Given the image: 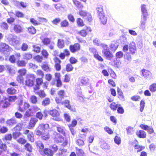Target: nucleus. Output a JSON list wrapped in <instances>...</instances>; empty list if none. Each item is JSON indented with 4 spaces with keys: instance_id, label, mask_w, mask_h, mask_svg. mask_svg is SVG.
<instances>
[{
    "instance_id": "50",
    "label": "nucleus",
    "mask_w": 156,
    "mask_h": 156,
    "mask_svg": "<svg viewBox=\"0 0 156 156\" xmlns=\"http://www.w3.org/2000/svg\"><path fill=\"white\" fill-rule=\"evenodd\" d=\"M150 90L152 92H155L156 91V84L153 83L150 86Z\"/></svg>"
},
{
    "instance_id": "12",
    "label": "nucleus",
    "mask_w": 156,
    "mask_h": 156,
    "mask_svg": "<svg viewBox=\"0 0 156 156\" xmlns=\"http://www.w3.org/2000/svg\"><path fill=\"white\" fill-rule=\"evenodd\" d=\"M147 20V18L141 17L140 22V28L143 30H144L145 28L146 21Z\"/></svg>"
},
{
    "instance_id": "1",
    "label": "nucleus",
    "mask_w": 156,
    "mask_h": 156,
    "mask_svg": "<svg viewBox=\"0 0 156 156\" xmlns=\"http://www.w3.org/2000/svg\"><path fill=\"white\" fill-rule=\"evenodd\" d=\"M96 9L98 17L100 19L101 23L104 25L106 24L107 21V17L105 15L102 6L98 5Z\"/></svg>"
},
{
    "instance_id": "4",
    "label": "nucleus",
    "mask_w": 156,
    "mask_h": 156,
    "mask_svg": "<svg viewBox=\"0 0 156 156\" xmlns=\"http://www.w3.org/2000/svg\"><path fill=\"white\" fill-rule=\"evenodd\" d=\"M35 77L34 75L29 74L27 76V80L25 81L26 85L32 87L34 84Z\"/></svg>"
},
{
    "instance_id": "17",
    "label": "nucleus",
    "mask_w": 156,
    "mask_h": 156,
    "mask_svg": "<svg viewBox=\"0 0 156 156\" xmlns=\"http://www.w3.org/2000/svg\"><path fill=\"white\" fill-rule=\"evenodd\" d=\"M129 50L132 54H134L136 50V47L135 46V44L133 42L129 44Z\"/></svg>"
},
{
    "instance_id": "22",
    "label": "nucleus",
    "mask_w": 156,
    "mask_h": 156,
    "mask_svg": "<svg viewBox=\"0 0 156 156\" xmlns=\"http://www.w3.org/2000/svg\"><path fill=\"white\" fill-rule=\"evenodd\" d=\"M44 154L48 156H52L53 154V151L50 149L45 148L44 151Z\"/></svg>"
},
{
    "instance_id": "13",
    "label": "nucleus",
    "mask_w": 156,
    "mask_h": 156,
    "mask_svg": "<svg viewBox=\"0 0 156 156\" xmlns=\"http://www.w3.org/2000/svg\"><path fill=\"white\" fill-rule=\"evenodd\" d=\"M13 30L16 33H20L23 30L22 27L19 25L15 24L14 25Z\"/></svg>"
},
{
    "instance_id": "27",
    "label": "nucleus",
    "mask_w": 156,
    "mask_h": 156,
    "mask_svg": "<svg viewBox=\"0 0 156 156\" xmlns=\"http://www.w3.org/2000/svg\"><path fill=\"white\" fill-rule=\"evenodd\" d=\"M57 129L58 132L64 135L65 133V128L64 127L59 126L57 127Z\"/></svg>"
},
{
    "instance_id": "54",
    "label": "nucleus",
    "mask_w": 156,
    "mask_h": 156,
    "mask_svg": "<svg viewBox=\"0 0 156 156\" xmlns=\"http://www.w3.org/2000/svg\"><path fill=\"white\" fill-rule=\"evenodd\" d=\"M118 109L117 110V112L120 114H122L124 112V110L123 108L121 106L120 104V106H118L117 108Z\"/></svg>"
},
{
    "instance_id": "48",
    "label": "nucleus",
    "mask_w": 156,
    "mask_h": 156,
    "mask_svg": "<svg viewBox=\"0 0 156 156\" xmlns=\"http://www.w3.org/2000/svg\"><path fill=\"white\" fill-rule=\"evenodd\" d=\"M101 46L103 48L102 53L104 52L105 51H108L109 50V48L108 47V46L106 44H101Z\"/></svg>"
},
{
    "instance_id": "10",
    "label": "nucleus",
    "mask_w": 156,
    "mask_h": 156,
    "mask_svg": "<svg viewBox=\"0 0 156 156\" xmlns=\"http://www.w3.org/2000/svg\"><path fill=\"white\" fill-rule=\"evenodd\" d=\"M20 40L16 36H15L12 38V40L9 42V44L14 46H16L19 44Z\"/></svg>"
},
{
    "instance_id": "2",
    "label": "nucleus",
    "mask_w": 156,
    "mask_h": 156,
    "mask_svg": "<svg viewBox=\"0 0 156 156\" xmlns=\"http://www.w3.org/2000/svg\"><path fill=\"white\" fill-rule=\"evenodd\" d=\"M12 49L8 45L6 44L2 43L0 45V51L5 54L7 55L11 51Z\"/></svg>"
},
{
    "instance_id": "32",
    "label": "nucleus",
    "mask_w": 156,
    "mask_h": 156,
    "mask_svg": "<svg viewBox=\"0 0 156 156\" xmlns=\"http://www.w3.org/2000/svg\"><path fill=\"white\" fill-rule=\"evenodd\" d=\"M58 46L59 48H62L64 46V42L63 40L58 39Z\"/></svg>"
},
{
    "instance_id": "57",
    "label": "nucleus",
    "mask_w": 156,
    "mask_h": 156,
    "mask_svg": "<svg viewBox=\"0 0 156 156\" xmlns=\"http://www.w3.org/2000/svg\"><path fill=\"white\" fill-rule=\"evenodd\" d=\"M73 67L71 64H68L66 66V70L67 72H70L72 71Z\"/></svg>"
},
{
    "instance_id": "14",
    "label": "nucleus",
    "mask_w": 156,
    "mask_h": 156,
    "mask_svg": "<svg viewBox=\"0 0 156 156\" xmlns=\"http://www.w3.org/2000/svg\"><path fill=\"white\" fill-rule=\"evenodd\" d=\"M141 10L142 14L141 17L147 18L148 14L147 10L146 8V5H142L141 6Z\"/></svg>"
},
{
    "instance_id": "11",
    "label": "nucleus",
    "mask_w": 156,
    "mask_h": 156,
    "mask_svg": "<svg viewBox=\"0 0 156 156\" xmlns=\"http://www.w3.org/2000/svg\"><path fill=\"white\" fill-rule=\"evenodd\" d=\"M38 120L36 118H32L31 119L28 125V128L32 129L36 123L37 122Z\"/></svg>"
},
{
    "instance_id": "53",
    "label": "nucleus",
    "mask_w": 156,
    "mask_h": 156,
    "mask_svg": "<svg viewBox=\"0 0 156 156\" xmlns=\"http://www.w3.org/2000/svg\"><path fill=\"white\" fill-rule=\"evenodd\" d=\"M17 63L19 66H25L26 64L25 61L23 60L19 61L17 62Z\"/></svg>"
},
{
    "instance_id": "60",
    "label": "nucleus",
    "mask_w": 156,
    "mask_h": 156,
    "mask_svg": "<svg viewBox=\"0 0 156 156\" xmlns=\"http://www.w3.org/2000/svg\"><path fill=\"white\" fill-rule=\"evenodd\" d=\"M114 141L118 145H119L121 143L120 138L117 136L115 137Z\"/></svg>"
},
{
    "instance_id": "16",
    "label": "nucleus",
    "mask_w": 156,
    "mask_h": 156,
    "mask_svg": "<svg viewBox=\"0 0 156 156\" xmlns=\"http://www.w3.org/2000/svg\"><path fill=\"white\" fill-rule=\"evenodd\" d=\"M100 146L102 149L105 150H108L110 149L109 146L104 140H102L101 141Z\"/></svg>"
},
{
    "instance_id": "58",
    "label": "nucleus",
    "mask_w": 156,
    "mask_h": 156,
    "mask_svg": "<svg viewBox=\"0 0 156 156\" xmlns=\"http://www.w3.org/2000/svg\"><path fill=\"white\" fill-rule=\"evenodd\" d=\"M126 129L128 134L130 135L132 134L133 132V128L130 126H129L126 128Z\"/></svg>"
},
{
    "instance_id": "59",
    "label": "nucleus",
    "mask_w": 156,
    "mask_h": 156,
    "mask_svg": "<svg viewBox=\"0 0 156 156\" xmlns=\"http://www.w3.org/2000/svg\"><path fill=\"white\" fill-rule=\"evenodd\" d=\"M135 149H138L137 152H138L144 149V147L138 145H136L135 146Z\"/></svg>"
},
{
    "instance_id": "37",
    "label": "nucleus",
    "mask_w": 156,
    "mask_h": 156,
    "mask_svg": "<svg viewBox=\"0 0 156 156\" xmlns=\"http://www.w3.org/2000/svg\"><path fill=\"white\" fill-rule=\"evenodd\" d=\"M6 123L9 126H12L16 123V121L14 119H11L8 120L6 121Z\"/></svg>"
},
{
    "instance_id": "31",
    "label": "nucleus",
    "mask_w": 156,
    "mask_h": 156,
    "mask_svg": "<svg viewBox=\"0 0 156 156\" xmlns=\"http://www.w3.org/2000/svg\"><path fill=\"white\" fill-rule=\"evenodd\" d=\"M53 5L54 6L55 9L58 11H60L62 10L64 8L63 7L62 5L59 3H58L56 4H54Z\"/></svg>"
},
{
    "instance_id": "24",
    "label": "nucleus",
    "mask_w": 156,
    "mask_h": 156,
    "mask_svg": "<svg viewBox=\"0 0 156 156\" xmlns=\"http://www.w3.org/2000/svg\"><path fill=\"white\" fill-rule=\"evenodd\" d=\"M56 62L55 64V67L57 71H59L61 69V66L59 63H61V61L58 58H57L55 61Z\"/></svg>"
},
{
    "instance_id": "18",
    "label": "nucleus",
    "mask_w": 156,
    "mask_h": 156,
    "mask_svg": "<svg viewBox=\"0 0 156 156\" xmlns=\"http://www.w3.org/2000/svg\"><path fill=\"white\" fill-rule=\"evenodd\" d=\"M102 53L103 54L106 58L109 60H110L113 57V55L112 52H110L109 50L105 51L103 52Z\"/></svg>"
},
{
    "instance_id": "40",
    "label": "nucleus",
    "mask_w": 156,
    "mask_h": 156,
    "mask_svg": "<svg viewBox=\"0 0 156 156\" xmlns=\"http://www.w3.org/2000/svg\"><path fill=\"white\" fill-rule=\"evenodd\" d=\"M66 150L64 149H60L58 153H57L58 156H64Z\"/></svg>"
},
{
    "instance_id": "15",
    "label": "nucleus",
    "mask_w": 156,
    "mask_h": 156,
    "mask_svg": "<svg viewBox=\"0 0 156 156\" xmlns=\"http://www.w3.org/2000/svg\"><path fill=\"white\" fill-rule=\"evenodd\" d=\"M136 134L138 137L142 138H145L146 136L145 132L142 130L137 131L136 132Z\"/></svg>"
},
{
    "instance_id": "55",
    "label": "nucleus",
    "mask_w": 156,
    "mask_h": 156,
    "mask_svg": "<svg viewBox=\"0 0 156 156\" xmlns=\"http://www.w3.org/2000/svg\"><path fill=\"white\" fill-rule=\"evenodd\" d=\"M88 79L86 77L82 78L81 80V83L83 85H85L88 82Z\"/></svg>"
},
{
    "instance_id": "38",
    "label": "nucleus",
    "mask_w": 156,
    "mask_h": 156,
    "mask_svg": "<svg viewBox=\"0 0 156 156\" xmlns=\"http://www.w3.org/2000/svg\"><path fill=\"white\" fill-rule=\"evenodd\" d=\"M36 145L40 149L42 150L44 148V145L40 141H38L36 142Z\"/></svg>"
},
{
    "instance_id": "23",
    "label": "nucleus",
    "mask_w": 156,
    "mask_h": 156,
    "mask_svg": "<svg viewBox=\"0 0 156 156\" xmlns=\"http://www.w3.org/2000/svg\"><path fill=\"white\" fill-rule=\"evenodd\" d=\"M39 129L43 132L45 129H47L49 127V125L47 124L41 123L38 126Z\"/></svg>"
},
{
    "instance_id": "6",
    "label": "nucleus",
    "mask_w": 156,
    "mask_h": 156,
    "mask_svg": "<svg viewBox=\"0 0 156 156\" xmlns=\"http://www.w3.org/2000/svg\"><path fill=\"white\" fill-rule=\"evenodd\" d=\"M80 49V45L78 43L71 45L69 46L70 51L73 53L78 51Z\"/></svg>"
},
{
    "instance_id": "47",
    "label": "nucleus",
    "mask_w": 156,
    "mask_h": 156,
    "mask_svg": "<svg viewBox=\"0 0 156 156\" xmlns=\"http://www.w3.org/2000/svg\"><path fill=\"white\" fill-rule=\"evenodd\" d=\"M16 16L18 18H23L24 17V14L19 11H16L15 12Z\"/></svg>"
},
{
    "instance_id": "33",
    "label": "nucleus",
    "mask_w": 156,
    "mask_h": 156,
    "mask_svg": "<svg viewBox=\"0 0 156 156\" xmlns=\"http://www.w3.org/2000/svg\"><path fill=\"white\" fill-rule=\"evenodd\" d=\"M7 91L9 94H13L16 93V90L13 87H11L8 88Z\"/></svg>"
},
{
    "instance_id": "52",
    "label": "nucleus",
    "mask_w": 156,
    "mask_h": 156,
    "mask_svg": "<svg viewBox=\"0 0 156 156\" xmlns=\"http://www.w3.org/2000/svg\"><path fill=\"white\" fill-rule=\"evenodd\" d=\"M69 24V22L66 20H65L63 21H62L61 23V27H66L68 26Z\"/></svg>"
},
{
    "instance_id": "34",
    "label": "nucleus",
    "mask_w": 156,
    "mask_h": 156,
    "mask_svg": "<svg viewBox=\"0 0 156 156\" xmlns=\"http://www.w3.org/2000/svg\"><path fill=\"white\" fill-rule=\"evenodd\" d=\"M33 51L37 53H38L41 51V48L37 45H33L32 46Z\"/></svg>"
},
{
    "instance_id": "8",
    "label": "nucleus",
    "mask_w": 156,
    "mask_h": 156,
    "mask_svg": "<svg viewBox=\"0 0 156 156\" xmlns=\"http://www.w3.org/2000/svg\"><path fill=\"white\" fill-rule=\"evenodd\" d=\"M141 71L143 76L144 78H150L151 77L152 74L150 71L145 69H143Z\"/></svg>"
},
{
    "instance_id": "51",
    "label": "nucleus",
    "mask_w": 156,
    "mask_h": 156,
    "mask_svg": "<svg viewBox=\"0 0 156 156\" xmlns=\"http://www.w3.org/2000/svg\"><path fill=\"white\" fill-rule=\"evenodd\" d=\"M61 20L60 18H55L51 21V22L53 25H57L60 22Z\"/></svg>"
},
{
    "instance_id": "45",
    "label": "nucleus",
    "mask_w": 156,
    "mask_h": 156,
    "mask_svg": "<svg viewBox=\"0 0 156 156\" xmlns=\"http://www.w3.org/2000/svg\"><path fill=\"white\" fill-rule=\"evenodd\" d=\"M93 42L94 45L97 46H101L102 44L101 43L100 40L97 38L94 39L93 41Z\"/></svg>"
},
{
    "instance_id": "44",
    "label": "nucleus",
    "mask_w": 156,
    "mask_h": 156,
    "mask_svg": "<svg viewBox=\"0 0 156 156\" xmlns=\"http://www.w3.org/2000/svg\"><path fill=\"white\" fill-rule=\"evenodd\" d=\"M27 137L29 140L31 142H33L34 141V134L32 132L30 133L27 135Z\"/></svg>"
},
{
    "instance_id": "36",
    "label": "nucleus",
    "mask_w": 156,
    "mask_h": 156,
    "mask_svg": "<svg viewBox=\"0 0 156 156\" xmlns=\"http://www.w3.org/2000/svg\"><path fill=\"white\" fill-rule=\"evenodd\" d=\"M23 58L26 60H30L32 58V55L29 53H25L23 55Z\"/></svg>"
},
{
    "instance_id": "63",
    "label": "nucleus",
    "mask_w": 156,
    "mask_h": 156,
    "mask_svg": "<svg viewBox=\"0 0 156 156\" xmlns=\"http://www.w3.org/2000/svg\"><path fill=\"white\" fill-rule=\"evenodd\" d=\"M23 76L19 75L17 77V81L20 83H23Z\"/></svg>"
},
{
    "instance_id": "41",
    "label": "nucleus",
    "mask_w": 156,
    "mask_h": 156,
    "mask_svg": "<svg viewBox=\"0 0 156 156\" xmlns=\"http://www.w3.org/2000/svg\"><path fill=\"white\" fill-rule=\"evenodd\" d=\"M26 150L27 151L31 152L32 151V148L31 145L29 143H27L25 145Z\"/></svg>"
},
{
    "instance_id": "5",
    "label": "nucleus",
    "mask_w": 156,
    "mask_h": 156,
    "mask_svg": "<svg viewBox=\"0 0 156 156\" xmlns=\"http://www.w3.org/2000/svg\"><path fill=\"white\" fill-rule=\"evenodd\" d=\"M30 106V105L28 103H23V101H21L19 104V110L21 112L24 111Z\"/></svg>"
},
{
    "instance_id": "19",
    "label": "nucleus",
    "mask_w": 156,
    "mask_h": 156,
    "mask_svg": "<svg viewBox=\"0 0 156 156\" xmlns=\"http://www.w3.org/2000/svg\"><path fill=\"white\" fill-rule=\"evenodd\" d=\"M48 113L53 117H57L59 115L58 112L56 109H53L49 111Z\"/></svg>"
},
{
    "instance_id": "28",
    "label": "nucleus",
    "mask_w": 156,
    "mask_h": 156,
    "mask_svg": "<svg viewBox=\"0 0 156 156\" xmlns=\"http://www.w3.org/2000/svg\"><path fill=\"white\" fill-rule=\"evenodd\" d=\"M55 140L58 142H61L64 140V137L59 134H57L55 137Z\"/></svg>"
},
{
    "instance_id": "20",
    "label": "nucleus",
    "mask_w": 156,
    "mask_h": 156,
    "mask_svg": "<svg viewBox=\"0 0 156 156\" xmlns=\"http://www.w3.org/2000/svg\"><path fill=\"white\" fill-rule=\"evenodd\" d=\"M117 92L118 94L119 95V98L122 101H124V97L123 95V93L121 89L119 87H118Z\"/></svg>"
},
{
    "instance_id": "7",
    "label": "nucleus",
    "mask_w": 156,
    "mask_h": 156,
    "mask_svg": "<svg viewBox=\"0 0 156 156\" xmlns=\"http://www.w3.org/2000/svg\"><path fill=\"white\" fill-rule=\"evenodd\" d=\"M70 101L68 100H65L62 103V105H64L68 109L73 111H75V108L73 106H72L70 104Z\"/></svg>"
},
{
    "instance_id": "64",
    "label": "nucleus",
    "mask_w": 156,
    "mask_h": 156,
    "mask_svg": "<svg viewBox=\"0 0 156 156\" xmlns=\"http://www.w3.org/2000/svg\"><path fill=\"white\" fill-rule=\"evenodd\" d=\"M41 53L43 57L45 58H47L49 55L47 51L44 49L42 51Z\"/></svg>"
},
{
    "instance_id": "42",
    "label": "nucleus",
    "mask_w": 156,
    "mask_h": 156,
    "mask_svg": "<svg viewBox=\"0 0 156 156\" xmlns=\"http://www.w3.org/2000/svg\"><path fill=\"white\" fill-rule=\"evenodd\" d=\"M28 30L29 33L32 34H34L36 33V29L33 26L29 27Z\"/></svg>"
},
{
    "instance_id": "30",
    "label": "nucleus",
    "mask_w": 156,
    "mask_h": 156,
    "mask_svg": "<svg viewBox=\"0 0 156 156\" xmlns=\"http://www.w3.org/2000/svg\"><path fill=\"white\" fill-rule=\"evenodd\" d=\"M0 27L1 29L3 30H8L9 29V25L8 24L5 22H3L1 23L0 25Z\"/></svg>"
},
{
    "instance_id": "21",
    "label": "nucleus",
    "mask_w": 156,
    "mask_h": 156,
    "mask_svg": "<svg viewBox=\"0 0 156 156\" xmlns=\"http://www.w3.org/2000/svg\"><path fill=\"white\" fill-rule=\"evenodd\" d=\"M120 106V104H116L115 102H113L111 103L109 105V107L113 111H115L118 106Z\"/></svg>"
},
{
    "instance_id": "25",
    "label": "nucleus",
    "mask_w": 156,
    "mask_h": 156,
    "mask_svg": "<svg viewBox=\"0 0 156 156\" xmlns=\"http://www.w3.org/2000/svg\"><path fill=\"white\" fill-rule=\"evenodd\" d=\"M73 1L74 4L78 9H81L83 8V6L80 2L76 0H73Z\"/></svg>"
},
{
    "instance_id": "3",
    "label": "nucleus",
    "mask_w": 156,
    "mask_h": 156,
    "mask_svg": "<svg viewBox=\"0 0 156 156\" xmlns=\"http://www.w3.org/2000/svg\"><path fill=\"white\" fill-rule=\"evenodd\" d=\"M79 15L85 19L87 21L90 22L92 19L91 15L87 12L83 10H80L79 12Z\"/></svg>"
},
{
    "instance_id": "46",
    "label": "nucleus",
    "mask_w": 156,
    "mask_h": 156,
    "mask_svg": "<svg viewBox=\"0 0 156 156\" xmlns=\"http://www.w3.org/2000/svg\"><path fill=\"white\" fill-rule=\"evenodd\" d=\"M50 138V135L48 133H44L42 135V139L43 140H48Z\"/></svg>"
},
{
    "instance_id": "43",
    "label": "nucleus",
    "mask_w": 156,
    "mask_h": 156,
    "mask_svg": "<svg viewBox=\"0 0 156 156\" xmlns=\"http://www.w3.org/2000/svg\"><path fill=\"white\" fill-rule=\"evenodd\" d=\"M28 48V46L26 43L22 44L21 47V50L22 51H27Z\"/></svg>"
},
{
    "instance_id": "49",
    "label": "nucleus",
    "mask_w": 156,
    "mask_h": 156,
    "mask_svg": "<svg viewBox=\"0 0 156 156\" xmlns=\"http://www.w3.org/2000/svg\"><path fill=\"white\" fill-rule=\"evenodd\" d=\"M42 68L44 70L47 72H50L51 71L50 69L47 64H44L42 66Z\"/></svg>"
},
{
    "instance_id": "56",
    "label": "nucleus",
    "mask_w": 156,
    "mask_h": 156,
    "mask_svg": "<svg viewBox=\"0 0 156 156\" xmlns=\"http://www.w3.org/2000/svg\"><path fill=\"white\" fill-rule=\"evenodd\" d=\"M30 99L32 103L36 104L37 102V98L34 95L32 96Z\"/></svg>"
},
{
    "instance_id": "35",
    "label": "nucleus",
    "mask_w": 156,
    "mask_h": 156,
    "mask_svg": "<svg viewBox=\"0 0 156 156\" xmlns=\"http://www.w3.org/2000/svg\"><path fill=\"white\" fill-rule=\"evenodd\" d=\"M42 42L44 45H47L50 44L51 40L48 38L45 37L42 40Z\"/></svg>"
},
{
    "instance_id": "26",
    "label": "nucleus",
    "mask_w": 156,
    "mask_h": 156,
    "mask_svg": "<svg viewBox=\"0 0 156 156\" xmlns=\"http://www.w3.org/2000/svg\"><path fill=\"white\" fill-rule=\"evenodd\" d=\"M34 113L33 111L31 108L26 111L25 114V115L28 117H30L33 115Z\"/></svg>"
},
{
    "instance_id": "29",
    "label": "nucleus",
    "mask_w": 156,
    "mask_h": 156,
    "mask_svg": "<svg viewBox=\"0 0 156 156\" xmlns=\"http://www.w3.org/2000/svg\"><path fill=\"white\" fill-rule=\"evenodd\" d=\"M76 154L78 156H83V155L84 153L83 150L76 147Z\"/></svg>"
},
{
    "instance_id": "9",
    "label": "nucleus",
    "mask_w": 156,
    "mask_h": 156,
    "mask_svg": "<svg viewBox=\"0 0 156 156\" xmlns=\"http://www.w3.org/2000/svg\"><path fill=\"white\" fill-rule=\"evenodd\" d=\"M9 105L10 103L8 101V99L6 98H3L0 102V105L3 108H6Z\"/></svg>"
},
{
    "instance_id": "39",
    "label": "nucleus",
    "mask_w": 156,
    "mask_h": 156,
    "mask_svg": "<svg viewBox=\"0 0 156 156\" xmlns=\"http://www.w3.org/2000/svg\"><path fill=\"white\" fill-rule=\"evenodd\" d=\"M50 103V100L48 98H45L42 101V105L45 106L49 105Z\"/></svg>"
},
{
    "instance_id": "61",
    "label": "nucleus",
    "mask_w": 156,
    "mask_h": 156,
    "mask_svg": "<svg viewBox=\"0 0 156 156\" xmlns=\"http://www.w3.org/2000/svg\"><path fill=\"white\" fill-rule=\"evenodd\" d=\"M77 23L78 25L80 27H82L84 25L83 21L80 18H78L77 20Z\"/></svg>"
},
{
    "instance_id": "62",
    "label": "nucleus",
    "mask_w": 156,
    "mask_h": 156,
    "mask_svg": "<svg viewBox=\"0 0 156 156\" xmlns=\"http://www.w3.org/2000/svg\"><path fill=\"white\" fill-rule=\"evenodd\" d=\"M30 22L34 25H37L40 24V23L32 18L30 19Z\"/></svg>"
}]
</instances>
